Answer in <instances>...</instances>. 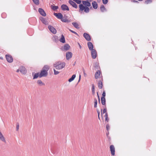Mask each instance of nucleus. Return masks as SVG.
Returning a JSON list of instances; mask_svg holds the SVG:
<instances>
[{
	"mask_svg": "<svg viewBox=\"0 0 156 156\" xmlns=\"http://www.w3.org/2000/svg\"><path fill=\"white\" fill-rule=\"evenodd\" d=\"M83 36L87 41H90L91 40V37L88 34L84 33L83 34Z\"/></svg>",
	"mask_w": 156,
	"mask_h": 156,
	"instance_id": "0eeeda50",
	"label": "nucleus"
},
{
	"mask_svg": "<svg viewBox=\"0 0 156 156\" xmlns=\"http://www.w3.org/2000/svg\"><path fill=\"white\" fill-rule=\"evenodd\" d=\"M52 39L54 42L55 43H57L59 41L58 37L55 35L53 37H52Z\"/></svg>",
	"mask_w": 156,
	"mask_h": 156,
	"instance_id": "aec40b11",
	"label": "nucleus"
},
{
	"mask_svg": "<svg viewBox=\"0 0 156 156\" xmlns=\"http://www.w3.org/2000/svg\"><path fill=\"white\" fill-rule=\"evenodd\" d=\"M72 25L76 28H79L78 24L76 22H73L72 23Z\"/></svg>",
	"mask_w": 156,
	"mask_h": 156,
	"instance_id": "c85d7f7f",
	"label": "nucleus"
},
{
	"mask_svg": "<svg viewBox=\"0 0 156 156\" xmlns=\"http://www.w3.org/2000/svg\"><path fill=\"white\" fill-rule=\"evenodd\" d=\"M61 9L63 11L69 10V9L68 7L65 4H62L61 5Z\"/></svg>",
	"mask_w": 156,
	"mask_h": 156,
	"instance_id": "2eb2a0df",
	"label": "nucleus"
},
{
	"mask_svg": "<svg viewBox=\"0 0 156 156\" xmlns=\"http://www.w3.org/2000/svg\"><path fill=\"white\" fill-rule=\"evenodd\" d=\"M81 75H79V81H80V78H81Z\"/></svg>",
	"mask_w": 156,
	"mask_h": 156,
	"instance_id": "603ef678",
	"label": "nucleus"
},
{
	"mask_svg": "<svg viewBox=\"0 0 156 156\" xmlns=\"http://www.w3.org/2000/svg\"><path fill=\"white\" fill-rule=\"evenodd\" d=\"M98 119L100 120V117H99V115H100V112H99V113H98Z\"/></svg>",
	"mask_w": 156,
	"mask_h": 156,
	"instance_id": "8fccbe9b",
	"label": "nucleus"
},
{
	"mask_svg": "<svg viewBox=\"0 0 156 156\" xmlns=\"http://www.w3.org/2000/svg\"><path fill=\"white\" fill-rule=\"evenodd\" d=\"M101 73V72L99 70H98L95 73V79H98Z\"/></svg>",
	"mask_w": 156,
	"mask_h": 156,
	"instance_id": "f3484780",
	"label": "nucleus"
},
{
	"mask_svg": "<svg viewBox=\"0 0 156 156\" xmlns=\"http://www.w3.org/2000/svg\"><path fill=\"white\" fill-rule=\"evenodd\" d=\"M49 69V67L48 65L44 66L40 73V78L46 77L48 75V71Z\"/></svg>",
	"mask_w": 156,
	"mask_h": 156,
	"instance_id": "f03ea898",
	"label": "nucleus"
},
{
	"mask_svg": "<svg viewBox=\"0 0 156 156\" xmlns=\"http://www.w3.org/2000/svg\"><path fill=\"white\" fill-rule=\"evenodd\" d=\"M67 20L66 17H64L62 18L61 19V20L62 22H66V20Z\"/></svg>",
	"mask_w": 156,
	"mask_h": 156,
	"instance_id": "4c0bfd02",
	"label": "nucleus"
},
{
	"mask_svg": "<svg viewBox=\"0 0 156 156\" xmlns=\"http://www.w3.org/2000/svg\"><path fill=\"white\" fill-rule=\"evenodd\" d=\"M109 133H107V135H108V134Z\"/></svg>",
	"mask_w": 156,
	"mask_h": 156,
	"instance_id": "13d9d810",
	"label": "nucleus"
},
{
	"mask_svg": "<svg viewBox=\"0 0 156 156\" xmlns=\"http://www.w3.org/2000/svg\"><path fill=\"white\" fill-rule=\"evenodd\" d=\"M66 63L65 62L61 63L60 62H58L54 64V66L58 69H60L65 66Z\"/></svg>",
	"mask_w": 156,
	"mask_h": 156,
	"instance_id": "7ed1b4c3",
	"label": "nucleus"
},
{
	"mask_svg": "<svg viewBox=\"0 0 156 156\" xmlns=\"http://www.w3.org/2000/svg\"><path fill=\"white\" fill-rule=\"evenodd\" d=\"M106 129L108 131L109 130V129H110V126H109V125L108 124H107L106 125Z\"/></svg>",
	"mask_w": 156,
	"mask_h": 156,
	"instance_id": "c03bdc74",
	"label": "nucleus"
},
{
	"mask_svg": "<svg viewBox=\"0 0 156 156\" xmlns=\"http://www.w3.org/2000/svg\"><path fill=\"white\" fill-rule=\"evenodd\" d=\"M41 21L43 23L45 24V25L48 24V22L44 18L42 17H41Z\"/></svg>",
	"mask_w": 156,
	"mask_h": 156,
	"instance_id": "412c9836",
	"label": "nucleus"
},
{
	"mask_svg": "<svg viewBox=\"0 0 156 156\" xmlns=\"http://www.w3.org/2000/svg\"><path fill=\"white\" fill-rule=\"evenodd\" d=\"M97 96L98 98V100H99V102L100 103V98H99V94H98V95H97Z\"/></svg>",
	"mask_w": 156,
	"mask_h": 156,
	"instance_id": "3c124183",
	"label": "nucleus"
},
{
	"mask_svg": "<svg viewBox=\"0 0 156 156\" xmlns=\"http://www.w3.org/2000/svg\"><path fill=\"white\" fill-rule=\"evenodd\" d=\"M78 44L79 45L80 48L81 49L82 48V47H81V45H80V43H78Z\"/></svg>",
	"mask_w": 156,
	"mask_h": 156,
	"instance_id": "09e8293b",
	"label": "nucleus"
},
{
	"mask_svg": "<svg viewBox=\"0 0 156 156\" xmlns=\"http://www.w3.org/2000/svg\"><path fill=\"white\" fill-rule=\"evenodd\" d=\"M97 113H99V112H99V110H97Z\"/></svg>",
	"mask_w": 156,
	"mask_h": 156,
	"instance_id": "5fc2aeb1",
	"label": "nucleus"
},
{
	"mask_svg": "<svg viewBox=\"0 0 156 156\" xmlns=\"http://www.w3.org/2000/svg\"><path fill=\"white\" fill-rule=\"evenodd\" d=\"M20 71L23 74H25L26 73L27 71L25 68L24 66H22L20 68Z\"/></svg>",
	"mask_w": 156,
	"mask_h": 156,
	"instance_id": "9b49d317",
	"label": "nucleus"
},
{
	"mask_svg": "<svg viewBox=\"0 0 156 156\" xmlns=\"http://www.w3.org/2000/svg\"><path fill=\"white\" fill-rule=\"evenodd\" d=\"M38 12L42 16H46V13L42 9L39 8L38 9Z\"/></svg>",
	"mask_w": 156,
	"mask_h": 156,
	"instance_id": "f8f14e48",
	"label": "nucleus"
},
{
	"mask_svg": "<svg viewBox=\"0 0 156 156\" xmlns=\"http://www.w3.org/2000/svg\"><path fill=\"white\" fill-rule=\"evenodd\" d=\"M33 74H34V73H32V75H33Z\"/></svg>",
	"mask_w": 156,
	"mask_h": 156,
	"instance_id": "69168bd1",
	"label": "nucleus"
},
{
	"mask_svg": "<svg viewBox=\"0 0 156 156\" xmlns=\"http://www.w3.org/2000/svg\"><path fill=\"white\" fill-rule=\"evenodd\" d=\"M82 69H83V74H84V76L85 77H86V76H87V74L85 72V70L83 68H82Z\"/></svg>",
	"mask_w": 156,
	"mask_h": 156,
	"instance_id": "79ce46f5",
	"label": "nucleus"
},
{
	"mask_svg": "<svg viewBox=\"0 0 156 156\" xmlns=\"http://www.w3.org/2000/svg\"><path fill=\"white\" fill-rule=\"evenodd\" d=\"M66 21V23H69L70 22V20H69L68 19H67Z\"/></svg>",
	"mask_w": 156,
	"mask_h": 156,
	"instance_id": "de8ad7c7",
	"label": "nucleus"
},
{
	"mask_svg": "<svg viewBox=\"0 0 156 156\" xmlns=\"http://www.w3.org/2000/svg\"><path fill=\"white\" fill-rule=\"evenodd\" d=\"M73 1L80 5L81 4V0H73Z\"/></svg>",
	"mask_w": 156,
	"mask_h": 156,
	"instance_id": "e433bc0d",
	"label": "nucleus"
},
{
	"mask_svg": "<svg viewBox=\"0 0 156 156\" xmlns=\"http://www.w3.org/2000/svg\"><path fill=\"white\" fill-rule=\"evenodd\" d=\"M59 41L60 42L64 43L65 42V37L63 34H62L61 36V37L59 39Z\"/></svg>",
	"mask_w": 156,
	"mask_h": 156,
	"instance_id": "4be33fe9",
	"label": "nucleus"
},
{
	"mask_svg": "<svg viewBox=\"0 0 156 156\" xmlns=\"http://www.w3.org/2000/svg\"><path fill=\"white\" fill-rule=\"evenodd\" d=\"M101 11L102 12H104L105 11H106L107 10L105 6L103 5H101L100 7Z\"/></svg>",
	"mask_w": 156,
	"mask_h": 156,
	"instance_id": "b1692460",
	"label": "nucleus"
},
{
	"mask_svg": "<svg viewBox=\"0 0 156 156\" xmlns=\"http://www.w3.org/2000/svg\"><path fill=\"white\" fill-rule=\"evenodd\" d=\"M34 3L36 5H38L39 3V0H32Z\"/></svg>",
	"mask_w": 156,
	"mask_h": 156,
	"instance_id": "c9c22d12",
	"label": "nucleus"
},
{
	"mask_svg": "<svg viewBox=\"0 0 156 156\" xmlns=\"http://www.w3.org/2000/svg\"><path fill=\"white\" fill-rule=\"evenodd\" d=\"M75 2L71 0H69V3L73 7L75 8H77V6L76 3L74 2Z\"/></svg>",
	"mask_w": 156,
	"mask_h": 156,
	"instance_id": "1a4fd4ad",
	"label": "nucleus"
},
{
	"mask_svg": "<svg viewBox=\"0 0 156 156\" xmlns=\"http://www.w3.org/2000/svg\"><path fill=\"white\" fill-rule=\"evenodd\" d=\"M94 107L96 108L97 107V101L96 98H94Z\"/></svg>",
	"mask_w": 156,
	"mask_h": 156,
	"instance_id": "473e14b6",
	"label": "nucleus"
},
{
	"mask_svg": "<svg viewBox=\"0 0 156 156\" xmlns=\"http://www.w3.org/2000/svg\"><path fill=\"white\" fill-rule=\"evenodd\" d=\"M102 95V96L101 97V98H105L106 96V93L105 90L103 91Z\"/></svg>",
	"mask_w": 156,
	"mask_h": 156,
	"instance_id": "ea45409f",
	"label": "nucleus"
},
{
	"mask_svg": "<svg viewBox=\"0 0 156 156\" xmlns=\"http://www.w3.org/2000/svg\"><path fill=\"white\" fill-rule=\"evenodd\" d=\"M92 94L93 95H94L95 94V91L94 85V84H92Z\"/></svg>",
	"mask_w": 156,
	"mask_h": 156,
	"instance_id": "c756f323",
	"label": "nucleus"
},
{
	"mask_svg": "<svg viewBox=\"0 0 156 156\" xmlns=\"http://www.w3.org/2000/svg\"><path fill=\"white\" fill-rule=\"evenodd\" d=\"M102 80H100L98 81V86L99 88V89H101L103 87V84H102V81H103V79L102 78L101 79Z\"/></svg>",
	"mask_w": 156,
	"mask_h": 156,
	"instance_id": "a211bd4d",
	"label": "nucleus"
},
{
	"mask_svg": "<svg viewBox=\"0 0 156 156\" xmlns=\"http://www.w3.org/2000/svg\"><path fill=\"white\" fill-rule=\"evenodd\" d=\"M5 58L7 61L9 63H11L13 62V58L11 55H6Z\"/></svg>",
	"mask_w": 156,
	"mask_h": 156,
	"instance_id": "39448f33",
	"label": "nucleus"
},
{
	"mask_svg": "<svg viewBox=\"0 0 156 156\" xmlns=\"http://www.w3.org/2000/svg\"><path fill=\"white\" fill-rule=\"evenodd\" d=\"M69 30L70 32H72V33H73L75 34H76L77 35H78V34L76 32H75L74 31H73V30H71V29H69Z\"/></svg>",
	"mask_w": 156,
	"mask_h": 156,
	"instance_id": "a18cd8bd",
	"label": "nucleus"
},
{
	"mask_svg": "<svg viewBox=\"0 0 156 156\" xmlns=\"http://www.w3.org/2000/svg\"><path fill=\"white\" fill-rule=\"evenodd\" d=\"M102 2L103 4H107L108 2V0H102Z\"/></svg>",
	"mask_w": 156,
	"mask_h": 156,
	"instance_id": "a19ab883",
	"label": "nucleus"
},
{
	"mask_svg": "<svg viewBox=\"0 0 156 156\" xmlns=\"http://www.w3.org/2000/svg\"><path fill=\"white\" fill-rule=\"evenodd\" d=\"M82 2V4H80L79 5V12L81 14H83L84 12L86 13H88L90 11L89 7L91 6L90 3L88 0L83 1Z\"/></svg>",
	"mask_w": 156,
	"mask_h": 156,
	"instance_id": "f257e3e1",
	"label": "nucleus"
},
{
	"mask_svg": "<svg viewBox=\"0 0 156 156\" xmlns=\"http://www.w3.org/2000/svg\"><path fill=\"white\" fill-rule=\"evenodd\" d=\"M3 15H4V14H2V16Z\"/></svg>",
	"mask_w": 156,
	"mask_h": 156,
	"instance_id": "0e129e2a",
	"label": "nucleus"
},
{
	"mask_svg": "<svg viewBox=\"0 0 156 156\" xmlns=\"http://www.w3.org/2000/svg\"><path fill=\"white\" fill-rule=\"evenodd\" d=\"M101 104L103 105L106 106V100L105 98H101Z\"/></svg>",
	"mask_w": 156,
	"mask_h": 156,
	"instance_id": "5701e85b",
	"label": "nucleus"
},
{
	"mask_svg": "<svg viewBox=\"0 0 156 156\" xmlns=\"http://www.w3.org/2000/svg\"><path fill=\"white\" fill-rule=\"evenodd\" d=\"M54 15L58 19H62L63 18V16L61 13H54Z\"/></svg>",
	"mask_w": 156,
	"mask_h": 156,
	"instance_id": "9d476101",
	"label": "nucleus"
},
{
	"mask_svg": "<svg viewBox=\"0 0 156 156\" xmlns=\"http://www.w3.org/2000/svg\"><path fill=\"white\" fill-rule=\"evenodd\" d=\"M38 77H40V73H35L33 76V79L37 78Z\"/></svg>",
	"mask_w": 156,
	"mask_h": 156,
	"instance_id": "a878e982",
	"label": "nucleus"
},
{
	"mask_svg": "<svg viewBox=\"0 0 156 156\" xmlns=\"http://www.w3.org/2000/svg\"><path fill=\"white\" fill-rule=\"evenodd\" d=\"M109 133H107V135H108V134Z\"/></svg>",
	"mask_w": 156,
	"mask_h": 156,
	"instance_id": "bf43d9fd",
	"label": "nucleus"
},
{
	"mask_svg": "<svg viewBox=\"0 0 156 156\" xmlns=\"http://www.w3.org/2000/svg\"><path fill=\"white\" fill-rule=\"evenodd\" d=\"M76 77V75L75 74H74L72 76V77L69 78V80L68 81L69 82H70L73 81L74 79Z\"/></svg>",
	"mask_w": 156,
	"mask_h": 156,
	"instance_id": "bb28decb",
	"label": "nucleus"
},
{
	"mask_svg": "<svg viewBox=\"0 0 156 156\" xmlns=\"http://www.w3.org/2000/svg\"><path fill=\"white\" fill-rule=\"evenodd\" d=\"M94 66L95 68L98 69L100 68L99 65L97 62H96L95 63Z\"/></svg>",
	"mask_w": 156,
	"mask_h": 156,
	"instance_id": "72a5a7b5",
	"label": "nucleus"
},
{
	"mask_svg": "<svg viewBox=\"0 0 156 156\" xmlns=\"http://www.w3.org/2000/svg\"><path fill=\"white\" fill-rule=\"evenodd\" d=\"M92 4L94 9H97L98 7V4L96 1H93L92 3Z\"/></svg>",
	"mask_w": 156,
	"mask_h": 156,
	"instance_id": "6ab92c4d",
	"label": "nucleus"
},
{
	"mask_svg": "<svg viewBox=\"0 0 156 156\" xmlns=\"http://www.w3.org/2000/svg\"><path fill=\"white\" fill-rule=\"evenodd\" d=\"M0 59H3V57H0Z\"/></svg>",
	"mask_w": 156,
	"mask_h": 156,
	"instance_id": "6e6d98bb",
	"label": "nucleus"
},
{
	"mask_svg": "<svg viewBox=\"0 0 156 156\" xmlns=\"http://www.w3.org/2000/svg\"><path fill=\"white\" fill-rule=\"evenodd\" d=\"M98 2H99V0H97Z\"/></svg>",
	"mask_w": 156,
	"mask_h": 156,
	"instance_id": "e2e57ef3",
	"label": "nucleus"
},
{
	"mask_svg": "<svg viewBox=\"0 0 156 156\" xmlns=\"http://www.w3.org/2000/svg\"><path fill=\"white\" fill-rule=\"evenodd\" d=\"M98 2H99V0H97Z\"/></svg>",
	"mask_w": 156,
	"mask_h": 156,
	"instance_id": "680f3d73",
	"label": "nucleus"
},
{
	"mask_svg": "<svg viewBox=\"0 0 156 156\" xmlns=\"http://www.w3.org/2000/svg\"><path fill=\"white\" fill-rule=\"evenodd\" d=\"M70 47V46L68 44L64 45L63 48H62V50L63 51H67L69 50Z\"/></svg>",
	"mask_w": 156,
	"mask_h": 156,
	"instance_id": "4468645a",
	"label": "nucleus"
},
{
	"mask_svg": "<svg viewBox=\"0 0 156 156\" xmlns=\"http://www.w3.org/2000/svg\"><path fill=\"white\" fill-rule=\"evenodd\" d=\"M54 74L55 75H56L58 74L59 72L58 71H56L55 69H53Z\"/></svg>",
	"mask_w": 156,
	"mask_h": 156,
	"instance_id": "58836bf2",
	"label": "nucleus"
},
{
	"mask_svg": "<svg viewBox=\"0 0 156 156\" xmlns=\"http://www.w3.org/2000/svg\"><path fill=\"white\" fill-rule=\"evenodd\" d=\"M51 8L53 10L55 11L58 9V6L52 5L51 6Z\"/></svg>",
	"mask_w": 156,
	"mask_h": 156,
	"instance_id": "cd10ccee",
	"label": "nucleus"
},
{
	"mask_svg": "<svg viewBox=\"0 0 156 156\" xmlns=\"http://www.w3.org/2000/svg\"><path fill=\"white\" fill-rule=\"evenodd\" d=\"M87 46L90 50L91 51L94 49L93 45L91 42H88L87 43Z\"/></svg>",
	"mask_w": 156,
	"mask_h": 156,
	"instance_id": "dca6fc26",
	"label": "nucleus"
},
{
	"mask_svg": "<svg viewBox=\"0 0 156 156\" xmlns=\"http://www.w3.org/2000/svg\"><path fill=\"white\" fill-rule=\"evenodd\" d=\"M131 1L132 2L137 3H139V2L138 1L135 0H131Z\"/></svg>",
	"mask_w": 156,
	"mask_h": 156,
	"instance_id": "37998d69",
	"label": "nucleus"
},
{
	"mask_svg": "<svg viewBox=\"0 0 156 156\" xmlns=\"http://www.w3.org/2000/svg\"><path fill=\"white\" fill-rule=\"evenodd\" d=\"M106 110L107 108L106 106L103 109V111L102 109H101V114L102 115V114H104V113H106L107 112L106 111Z\"/></svg>",
	"mask_w": 156,
	"mask_h": 156,
	"instance_id": "7c9ffc66",
	"label": "nucleus"
},
{
	"mask_svg": "<svg viewBox=\"0 0 156 156\" xmlns=\"http://www.w3.org/2000/svg\"><path fill=\"white\" fill-rule=\"evenodd\" d=\"M105 121L108 122L109 121V119L108 118V114L107 112H106V113H105Z\"/></svg>",
	"mask_w": 156,
	"mask_h": 156,
	"instance_id": "2f4dec72",
	"label": "nucleus"
},
{
	"mask_svg": "<svg viewBox=\"0 0 156 156\" xmlns=\"http://www.w3.org/2000/svg\"><path fill=\"white\" fill-rule=\"evenodd\" d=\"M109 133H107V135H108V134Z\"/></svg>",
	"mask_w": 156,
	"mask_h": 156,
	"instance_id": "052dcab7",
	"label": "nucleus"
},
{
	"mask_svg": "<svg viewBox=\"0 0 156 156\" xmlns=\"http://www.w3.org/2000/svg\"><path fill=\"white\" fill-rule=\"evenodd\" d=\"M48 28L51 32L54 34H55L57 33V30L53 26L51 25H49L48 26Z\"/></svg>",
	"mask_w": 156,
	"mask_h": 156,
	"instance_id": "20e7f679",
	"label": "nucleus"
},
{
	"mask_svg": "<svg viewBox=\"0 0 156 156\" xmlns=\"http://www.w3.org/2000/svg\"><path fill=\"white\" fill-rule=\"evenodd\" d=\"M91 57L93 59H95L97 55V51L95 49L91 50Z\"/></svg>",
	"mask_w": 156,
	"mask_h": 156,
	"instance_id": "423d86ee",
	"label": "nucleus"
},
{
	"mask_svg": "<svg viewBox=\"0 0 156 156\" xmlns=\"http://www.w3.org/2000/svg\"><path fill=\"white\" fill-rule=\"evenodd\" d=\"M37 83L40 86L45 85V84L43 83L41 80H38Z\"/></svg>",
	"mask_w": 156,
	"mask_h": 156,
	"instance_id": "393cba45",
	"label": "nucleus"
},
{
	"mask_svg": "<svg viewBox=\"0 0 156 156\" xmlns=\"http://www.w3.org/2000/svg\"><path fill=\"white\" fill-rule=\"evenodd\" d=\"M97 95H98V92H97Z\"/></svg>",
	"mask_w": 156,
	"mask_h": 156,
	"instance_id": "4d7b16f0",
	"label": "nucleus"
},
{
	"mask_svg": "<svg viewBox=\"0 0 156 156\" xmlns=\"http://www.w3.org/2000/svg\"><path fill=\"white\" fill-rule=\"evenodd\" d=\"M19 129V124L18 123H17L16 124V131H18Z\"/></svg>",
	"mask_w": 156,
	"mask_h": 156,
	"instance_id": "49530a36",
	"label": "nucleus"
},
{
	"mask_svg": "<svg viewBox=\"0 0 156 156\" xmlns=\"http://www.w3.org/2000/svg\"><path fill=\"white\" fill-rule=\"evenodd\" d=\"M111 154L112 155L114 156L115 154V148L113 145H112L110 147Z\"/></svg>",
	"mask_w": 156,
	"mask_h": 156,
	"instance_id": "6e6552de",
	"label": "nucleus"
},
{
	"mask_svg": "<svg viewBox=\"0 0 156 156\" xmlns=\"http://www.w3.org/2000/svg\"><path fill=\"white\" fill-rule=\"evenodd\" d=\"M152 2V0H146L145 1L144 3L145 4H148L151 3Z\"/></svg>",
	"mask_w": 156,
	"mask_h": 156,
	"instance_id": "f704fd0d",
	"label": "nucleus"
},
{
	"mask_svg": "<svg viewBox=\"0 0 156 156\" xmlns=\"http://www.w3.org/2000/svg\"><path fill=\"white\" fill-rule=\"evenodd\" d=\"M19 71H20V69H18L17 70V71H16V72H19Z\"/></svg>",
	"mask_w": 156,
	"mask_h": 156,
	"instance_id": "864d4df0",
	"label": "nucleus"
},
{
	"mask_svg": "<svg viewBox=\"0 0 156 156\" xmlns=\"http://www.w3.org/2000/svg\"><path fill=\"white\" fill-rule=\"evenodd\" d=\"M72 56V53L71 52H68L66 53V56L67 60H69L71 58Z\"/></svg>",
	"mask_w": 156,
	"mask_h": 156,
	"instance_id": "ddd939ff",
	"label": "nucleus"
}]
</instances>
